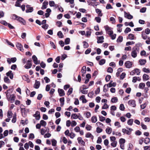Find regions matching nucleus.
Instances as JSON below:
<instances>
[{"label": "nucleus", "instance_id": "obj_50", "mask_svg": "<svg viewBox=\"0 0 150 150\" xmlns=\"http://www.w3.org/2000/svg\"><path fill=\"white\" fill-rule=\"evenodd\" d=\"M150 141V139L149 138L146 137L144 139V142L145 143L147 144L149 143Z\"/></svg>", "mask_w": 150, "mask_h": 150}, {"label": "nucleus", "instance_id": "obj_49", "mask_svg": "<svg viewBox=\"0 0 150 150\" xmlns=\"http://www.w3.org/2000/svg\"><path fill=\"white\" fill-rule=\"evenodd\" d=\"M49 131V130L48 131H47V129L45 130L43 129H42L41 130V133L42 135H43L46 132H48Z\"/></svg>", "mask_w": 150, "mask_h": 150}, {"label": "nucleus", "instance_id": "obj_41", "mask_svg": "<svg viewBox=\"0 0 150 150\" xmlns=\"http://www.w3.org/2000/svg\"><path fill=\"white\" fill-rule=\"evenodd\" d=\"M109 106L107 104V103L104 104L102 107V109H106L109 108Z\"/></svg>", "mask_w": 150, "mask_h": 150}, {"label": "nucleus", "instance_id": "obj_28", "mask_svg": "<svg viewBox=\"0 0 150 150\" xmlns=\"http://www.w3.org/2000/svg\"><path fill=\"white\" fill-rule=\"evenodd\" d=\"M97 121V117L95 116H93L91 118V121L92 123H96Z\"/></svg>", "mask_w": 150, "mask_h": 150}, {"label": "nucleus", "instance_id": "obj_63", "mask_svg": "<svg viewBox=\"0 0 150 150\" xmlns=\"http://www.w3.org/2000/svg\"><path fill=\"white\" fill-rule=\"evenodd\" d=\"M76 135L73 132H71L69 135V136L70 137L71 139H73L74 138V137Z\"/></svg>", "mask_w": 150, "mask_h": 150}, {"label": "nucleus", "instance_id": "obj_30", "mask_svg": "<svg viewBox=\"0 0 150 150\" xmlns=\"http://www.w3.org/2000/svg\"><path fill=\"white\" fill-rule=\"evenodd\" d=\"M143 78L144 81H147L149 79V77L148 75L145 74L143 75Z\"/></svg>", "mask_w": 150, "mask_h": 150}, {"label": "nucleus", "instance_id": "obj_29", "mask_svg": "<svg viewBox=\"0 0 150 150\" xmlns=\"http://www.w3.org/2000/svg\"><path fill=\"white\" fill-rule=\"evenodd\" d=\"M123 70V69L122 68H119L117 70V71L116 74V75L117 77H118L119 76L121 72H122Z\"/></svg>", "mask_w": 150, "mask_h": 150}, {"label": "nucleus", "instance_id": "obj_47", "mask_svg": "<svg viewBox=\"0 0 150 150\" xmlns=\"http://www.w3.org/2000/svg\"><path fill=\"white\" fill-rule=\"evenodd\" d=\"M123 40V37L121 36L119 37L117 39V42H121Z\"/></svg>", "mask_w": 150, "mask_h": 150}, {"label": "nucleus", "instance_id": "obj_35", "mask_svg": "<svg viewBox=\"0 0 150 150\" xmlns=\"http://www.w3.org/2000/svg\"><path fill=\"white\" fill-rule=\"evenodd\" d=\"M112 129L111 127H108L106 129V132L108 134H110L112 132Z\"/></svg>", "mask_w": 150, "mask_h": 150}, {"label": "nucleus", "instance_id": "obj_18", "mask_svg": "<svg viewBox=\"0 0 150 150\" xmlns=\"http://www.w3.org/2000/svg\"><path fill=\"white\" fill-rule=\"evenodd\" d=\"M58 91L59 95L60 96H64L65 95L64 91L63 89H58Z\"/></svg>", "mask_w": 150, "mask_h": 150}, {"label": "nucleus", "instance_id": "obj_45", "mask_svg": "<svg viewBox=\"0 0 150 150\" xmlns=\"http://www.w3.org/2000/svg\"><path fill=\"white\" fill-rule=\"evenodd\" d=\"M57 35L60 38H62L64 37V35L61 31H59L57 34Z\"/></svg>", "mask_w": 150, "mask_h": 150}, {"label": "nucleus", "instance_id": "obj_43", "mask_svg": "<svg viewBox=\"0 0 150 150\" xmlns=\"http://www.w3.org/2000/svg\"><path fill=\"white\" fill-rule=\"evenodd\" d=\"M51 142L52 144V146H56L57 143V142L56 140L54 139H53L51 140Z\"/></svg>", "mask_w": 150, "mask_h": 150}, {"label": "nucleus", "instance_id": "obj_59", "mask_svg": "<svg viewBox=\"0 0 150 150\" xmlns=\"http://www.w3.org/2000/svg\"><path fill=\"white\" fill-rule=\"evenodd\" d=\"M96 126H98V127H101L103 126V124L99 122H97L96 124Z\"/></svg>", "mask_w": 150, "mask_h": 150}, {"label": "nucleus", "instance_id": "obj_38", "mask_svg": "<svg viewBox=\"0 0 150 150\" xmlns=\"http://www.w3.org/2000/svg\"><path fill=\"white\" fill-rule=\"evenodd\" d=\"M145 86L144 83H141L139 84V87L140 89H143L144 88Z\"/></svg>", "mask_w": 150, "mask_h": 150}, {"label": "nucleus", "instance_id": "obj_16", "mask_svg": "<svg viewBox=\"0 0 150 150\" xmlns=\"http://www.w3.org/2000/svg\"><path fill=\"white\" fill-rule=\"evenodd\" d=\"M48 3L47 1H45L43 3V5L41 7L42 9H46L47 8V6L48 5Z\"/></svg>", "mask_w": 150, "mask_h": 150}, {"label": "nucleus", "instance_id": "obj_2", "mask_svg": "<svg viewBox=\"0 0 150 150\" xmlns=\"http://www.w3.org/2000/svg\"><path fill=\"white\" fill-rule=\"evenodd\" d=\"M140 73V70L137 68H135L130 72V75L133 76L136 74L137 75H139Z\"/></svg>", "mask_w": 150, "mask_h": 150}, {"label": "nucleus", "instance_id": "obj_62", "mask_svg": "<svg viewBox=\"0 0 150 150\" xmlns=\"http://www.w3.org/2000/svg\"><path fill=\"white\" fill-rule=\"evenodd\" d=\"M143 71L144 72H146V73H149L150 72V70L149 69H147L146 68H144L143 69Z\"/></svg>", "mask_w": 150, "mask_h": 150}, {"label": "nucleus", "instance_id": "obj_37", "mask_svg": "<svg viewBox=\"0 0 150 150\" xmlns=\"http://www.w3.org/2000/svg\"><path fill=\"white\" fill-rule=\"evenodd\" d=\"M133 120L132 119H129L127 122V123L128 125L132 126L133 123Z\"/></svg>", "mask_w": 150, "mask_h": 150}, {"label": "nucleus", "instance_id": "obj_7", "mask_svg": "<svg viewBox=\"0 0 150 150\" xmlns=\"http://www.w3.org/2000/svg\"><path fill=\"white\" fill-rule=\"evenodd\" d=\"M33 116L35 118L36 120H39L40 118V112L38 111L36 112L35 114L33 115Z\"/></svg>", "mask_w": 150, "mask_h": 150}, {"label": "nucleus", "instance_id": "obj_10", "mask_svg": "<svg viewBox=\"0 0 150 150\" xmlns=\"http://www.w3.org/2000/svg\"><path fill=\"white\" fill-rule=\"evenodd\" d=\"M6 74L8 76H9L10 79H13V75L11 71H9L8 72L6 73Z\"/></svg>", "mask_w": 150, "mask_h": 150}, {"label": "nucleus", "instance_id": "obj_48", "mask_svg": "<svg viewBox=\"0 0 150 150\" xmlns=\"http://www.w3.org/2000/svg\"><path fill=\"white\" fill-rule=\"evenodd\" d=\"M134 43L135 42L133 41L127 42L126 43V46H128L129 45H131Z\"/></svg>", "mask_w": 150, "mask_h": 150}, {"label": "nucleus", "instance_id": "obj_52", "mask_svg": "<svg viewBox=\"0 0 150 150\" xmlns=\"http://www.w3.org/2000/svg\"><path fill=\"white\" fill-rule=\"evenodd\" d=\"M12 113L11 111H8L7 113V117L8 118H10L11 117Z\"/></svg>", "mask_w": 150, "mask_h": 150}, {"label": "nucleus", "instance_id": "obj_4", "mask_svg": "<svg viewBox=\"0 0 150 150\" xmlns=\"http://www.w3.org/2000/svg\"><path fill=\"white\" fill-rule=\"evenodd\" d=\"M128 104L130 106L135 107L136 106V102L134 100H130L128 102Z\"/></svg>", "mask_w": 150, "mask_h": 150}, {"label": "nucleus", "instance_id": "obj_56", "mask_svg": "<svg viewBox=\"0 0 150 150\" xmlns=\"http://www.w3.org/2000/svg\"><path fill=\"white\" fill-rule=\"evenodd\" d=\"M105 62V59H101L99 62V64L100 65H102L104 64Z\"/></svg>", "mask_w": 150, "mask_h": 150}, {"label": "nucleus", "instance_id": "obj_58", "mask_svg": "<svg viewBox=\"0 0 150 150\" xmlns=\"http://www.w3.org/2000/svg\"><path fill=\"white\" fill-rule=\"evenodd\" d=\"M120 109L121 110L123 111L125 109V108L123 104H121L119 107Z\"/></svg>", "mask_w": 150, "mask_h": 150}, {"label": "nucleus", "instance_id": "obj_61", "mask_svg": "<svg viewBox=\"0 0 150 150\" xmlns=\"http://www.w3.org/2000/svg\"><path fill=\"white\" fill-rule=\"evenodd\" d=\"M77 125L76 122L74 120L73 121L71 122V125L72 127L76 126Z\"/></svg>", "mask_w": 150, "mask_h": 150}, {"label": "nucleus", "instance_id": "obj_1", "mask_svg": "<svg viewBox=\"0 0 150 150\" xmlns=\"http://www.w3.org/2000/svg\"><path fill=\"white\" fill-rule=\"evenodd\" d=\"M139 52V49L137 47H134L131 53V55L132 57L135 58L137 57V54Z\"/></svg>", "mask_w": 150, "mask_h": 150}, {"label": "nucleus", "instance_id": "obj_53", "mask_svg": "<svg viewBox=\"0 0 150 150\" xmlns=\"http://www.w3.org/2000/svg\"><path fill=\"white\" fill-rule=\"evenodd\" d=\"M92 127L89 125H87L86 126V129L88 131H90L91 130Z\"/></svg>", "mask_w": 150, "mask_h": 150}, {"label": "nucleus", "instance_id": "obj_54", "mask_svg": "<svg viewBox=\"0 0 150 150\" xmlns=\"http://www.w3.org/2000/svg\"><path fill=\"white\" fill-rule=\"evenodd\" d=\"M83 47L84 48H86L88 47V43L85 41L83 42Z\"/></svg>", "mask_w": 150, "mask_h": 150}, {"label": "nucleus", "instance_id": "obj_19", "mask_svg": "<svg viewBox=\"0 0 150 150\" xmlns=\"http://www.w3.org/2000/svg\"><path fill=\"white\" fill-rule=\"evenodd\" d=\"M40 85V83L39 81H36L34 85V87L36 89H38Z\"/></svg>", "mask_w": 150, "mask_h": 150}, {"label": "nucleus", "instance_id": "obj_40", "mask_svg": "<svg viewBox=\"0 0 150 150\" xmlns=\"http://www.w3.org/2000/svg\"><path fill=\"white\" fill-rule=\"evenodd\" d=\"M78 115L76 113L72 114L71 115V119H76L78 117Z\"/></svg>", "mask_w": 150, "mask_h": 150}, {"label": "nucleus", "instance_id": "obj_57", "mask_svg": "<svg viewBox=\"0 0 150 150\" xmlns=\"http://www.w3.org/2000/svg\"><path fill=\"white\" fill-rule=\"evenodd\" d=\"M142 38L144 40H146L149 37L146 34L143 33L142 34Z\"/></svg>", "mask_w": 150, "mask_h": 150}, {"label": "nucleus", "instance_id": "obj_6", "mask_svg": "<svg viewBox=\"0 0 150 150\" xmlns=\"http://www.w3.org/2000/svg\"><path fill=\"white\" fill-rule=\"evenodd\" d=\"M31 60H28L27 61L26 64L25 66V67L26 69H29L32 66Z\"/></svg>", "mask_w": 150, "mask_h": 150}, {"label": "nucleus", "instance_id": "obj_25", "mask_svg": "<svg viewBox=\"0 0 150 150\" xmlns=\"http://www.w3.org/2000/svg\"><path fill=\"white\" fill-rule=\"evenodd\" d=\"M22 78L23 80L27 81V83H29L30 82V80L29 79L28 76L27 75H24L22 76Z\"/></svg>", "mask_w": 150, "mask_h": 150}, {"label": "nucleus", "instance_id": "obj_23", "mask_svg": "<svg viewBox=\"0 0 150 150\" xmlns=\"http://www.w3.org/2000/svg\"><path fill=\"white\" fill-rule=\"evenodd\" d=\"M80 99L82 101V102L83 103H86L87 102V100L86 99L84 95H82L81 96L80 98Z\"/></svg>", "mask_w": 150, "mask_h": 150}, {"label": "nucleus", "instance_id": "obj_9", "mask_svg": "<svg viewBox=\"0 0 150 150\" xmlns=\"http://www.w3.org/2000/svg\"><path fill=\"white\" fill-rule=\"evenodd\" d=\"M125 17L129 19H131L133 18V16L129 13H128L125 11L124 12Z\"/></svg>", "mask_w": 150, "mask_h": 150}, {"label": "nucleus", "instance_id": "obj_33", "mask_svg": "<svg viewBox=\"0 0 150 150\" xmlns=\"http://www.w3.org/2000/svg\"><path fill=\"white\" fill-rule=\"evenodd\" d=\"M118 98L116 97L112 98L111 100V102L112 103H116L118 101Z\"/></svg>", "mask_w": 150, "mask_h": 150}, {"label": "nucleus", "instance_id": "obj_60", "mask_svg": "<svg viewBox=\"0 0 150 150\" xmlns=\"http://www.w3.org/2000/svg\"><path fill=\"white\" fill-rule=\"evenodd\" d=\"M125 139L121 138L120 139L119 143L120 144H124L125 143Z\"/></svg>", "mask_w": 150, "mask_h": 150}, {"label": "nucleus", "instance_id": "obj_39", "mask_svg": "<svg viewBox=\"0 0 150 150\" xmlns=\"http://www.w3.org/2000/svg\"><path fill=\"white\" fill-rule=\"evenodd\" d=\"M122 132L126 134L127 135H129L130 134V132L128 130L125 128L122 129Z\"/></svg>", "mask_w": 150, "mask_h": 150}, {"label": "nucleus", "instance_id": "obj_14", "mask_svg": "<svg viewBox=\"0 0 150 150\" xmlns=\"http://www.w3.org/2000/svg\"><path fill=\"white\" fill-rule=\"evenodd\" d=\"M27 9L26 10V13L31 12L33 11V7H30L29 5L26 6Z\"/></svg>", "mask_w": 150, "mask_h": 150}, {"label": "nucleus", "instance_id": "obj_11", "mask_svg": "<svg viewBox=\"0 0 150 150\" xmlns=\"http://www.w3.org/2000/svg\"><path fill=\"white\" fill-rule=\"evenodd\" d=\"M97 43H102L103 42L104 37L103 36L98 37H97Z\"/></svg>", "mask_w": 150, "mask_h": 150}, {"label": "nucleus", "instance_id": "obj_34", "mask_svg": "<svg viewBox=\"0 0 150 150\" xmlns=\"http://www.w3.org/2000/svg\"><path fill=\"white\" fill-rule=\"evenodd\" d=\"M85 137L86 138L90 137L92 139H93V135L90 132L87 133L85 135Z\"/></svg>", "mask_w": 150, "mask_h": 150}, {"label": "nucleus", "instance_id": "obj_46", "mask_svg": "<svg viewBox=\"0 0 150 150\" xmlns=\"http://www.w3.org/2000/svg\"><path fill=\"white\" fill-rule=\"evenodd\" d=\"M4 81L7 83H10V81L8 79V77H5L4 78Z\"/></svg>", "mask_w": 150, "mask_h": 150}, {"label": "nucleus", "instance_id": "obj_55", "mask_svg": "<svg viewBox=\"0 0 150 150\" xmlns=\"http://www.w3.org/2000/svg\"><path fill=\"white\" fill-rule=\"evenodd\" d=\"M10 100L11 103H12L13 102L14 99L15 97L13 95H11L10 96Z\"/></svg>", "mask_w": 150, "mask_h": 150}, {"label": "nucleus", "instance_id": "obj_5", "mask_svg": "<svg viewBox=\"0 0 150 150\" xmlns=\"http://www.w3.org/2000/svg\"><path fill=\"white\" fill-rule=\"evenodd\" d=\"M65 2L67 3H69L70 4V7L73 8L75 6L74 0H64Z\"/></svg>", "mask_w": 150, "mask_h": 150}, {"label": "nucleus", "instance_id": "obj_24", "mask_svg": "<svg viewBox=\"0 0 150 150\" xmlns=\"http://www.w3.org/2000/svg\"><path fill=\"white\" fill-rule=\"evenodd\" d=\"M104 27L105 30L108 34L109 33H110V31H113L111 30V28L107 25L105 26Z\"/></svg>", "mask_w": 150, "mask_h": 150}, {"label": "nucleus", "instance_id": "obj_26", "mask_svg": "<svg viewBox=\"0 0 150 150\" xmlns=\"http://www.w3.org/2000/svg\"><path fill=\"white\" fill-rule=\"evenodd\" d=\"M139 64L141 65H144L146 62V60L145 59H141L139 60Z\"/></svg>", "mask_w": 150, "mask_h": 150}, {"label": "nucleus", "instance_id": "obj_27", "mask_svg": "<svg viewBox=\"0 0 150 150\" xmlns=\"http://www.w3.org/2000/svg\"><path fill=\"white\" fill-rule=\"evenodd\" d=\"M59 101L60 103V106L61 107L63 106L64 104V97H62L60 98Z\"/></svg>", "mask_w": 150, "mask_h": 150}, {"label": "nucleus", "instance_id": "obj_17", "mask_svg": "<svg viewBox=\"0 0 150 150\" xmlns=\"http://www.w3.org/2000/svg\"><path fill=\"white\" fill-rule=\"evenodd\" d=\"M141 79L139 77L134 76L133 77L132 81L133 83H135L137 81H140Z\"/></svg>", "mask_w": 150, "mask_h": 150}, {"label": "nucleus", "instance_id": "obj_42", "mask_svg": "<svg viewBox=\"0 0 150 150\" xmlns=\"http://www.w3.org/2000/svg\"><path fill=\"white\" fill-rule=\"evenodd\" d=\"M40 124L42 126L45 127L46 124V122L43 120H42L40 121Z\"/></svg>", "mask_w": 150, "mask_h": 150}, {"label": "nucleus", "instance_id": "obj_20", "mask_svg": "<svg viewBox=\"0 0 150 150\" xmlns=\"http://www.w3.org/2000/svg\"><path fill=\"white\" fill-rule=\"evenodd\" d=\"M32 59L33 60L34 63L35 64H38L39 62L38 60V59L36 57L35 55H33L32 56Z\"/></svg>", "mask_w": 150, "mask_h": 150}, {"label": "nucleus", "instance_id": "obj_64", "mask_svg": "<svg viewBox=\"0 0 150 150\" xmlns=\"http://www.w3.org/2000/svg\"><path fill=\"white\" fill-rule=\"evenodd\" d=\"M70 39L69 38H67L65 40V44L67 45L69 43Z\"/></svg>", "mask_w": 150, "mask_h": 150}, {"label": "nucleus", "instance_id": "obj_36", "mask_svg": "<svg viewBox=\"0 0 150 150\" xmlns=\"http://www.w3.org/2000/svg\"><path fill=\"white\" fill-rule=\"evenodd\" d=\"M88 87L86 88H83L82 90H81V92L82 94H87L88 93V91L86 90V88H88Z\"/></svg>", "mask_w": 150, "mask_h": 150}, {"label": "nucleus", "instance_id": "obj_12", "mask_svg": "<svg viewBox=\"0 0 150 150\" xmlns=\"http://www.w3.org/2000/svg\"><path fill=\"white\" fill-rule=\"evenodd\" d=\"M17 20L24 25H25L26 24L25 21L22 18L18 16Z\"/></svg>", "mask_w": 150, "mask_h": 150}, {"label": "nucleus", "instance_id": "obj_32", "mask_svg": "<svg viewBox=\"0 0 150 150\" xmlns=\"http://www.w3.org/2000/svg\"><path fill=\"white\" fill-rule=\"evenodd\" d=\"M96 13L98 14L99 16L101 17L103 16V13L99 9H96Z\"/></svg>", "mask_w": 150, "mask_h": 150}, {"label": "nucleus", "instance_id": "obj_8", "mask_svg": "<svg viewBox=\"0 0 150 150\" xmlns=\"http://www.w3.org/2000/svg\"><path fill=\"white\" fill-rule=\"evenodd\" d=\"M16 57L11 58V59L8 58L7 59V62L9 64H10L11 62L14 63L16 61Z\"/></svg>", "mask_w": 150, "mask_h": 150}, {"label": "nucleus", "instance_id": "obj_3", "mask_svg": "<svg viewBox=\"0 0 150 150\" xmlns=\"http://www.w3.org/2000/svg\"><path fill=\"white\" fill-rule=\"evenodd\" d=\"M133 62L129 61L126 62L124 64L125 67L127 68H130L132 67Z\"/></svg>", "mask_w": 150, "mask_h": 150}, {"label": "nucleus", "instance_id": "obj_21", "mask_svg": "<svg viewBox=\"0 0 150 150\" xmlns=\"http://www.w3.org/2000/svg\"><path fill=\"white\" fill-rule=\"evenodd\" d=\"M109 35L111 37V38L112 40L115 39L116 36V34H113V31H110V33H109Z\"/></svg>", "mask_w": 150, "mask_h": 150}, {"label": "nucleus", "instance_id": "obj_13", "mask_svg": "<svg viewBox=\"0 0 150 150\" xmlns=\"http://www.w3.org/2000/svg\"><path fill=\"white\" fill-rule=\"evenodd\" d=\"M77 140L79 144H81L82 145L84 146L85 145V142L82 140V138L79 137L77 138Z\"/></svg>", "mask_w": 150, "mask_h": 150}, {"label": "nucleus", "instance_id": "obj_31", "mask_svg": "<svg viewBox=\"0 0 150 150\" xmlns=\"http://www.w3.org/2000/svg\"><path fill=\"white\" fill-rule=\"evenodd\" d=\"M135 36L134 35L132 34H129L127 38L130 40H133L134 39Z\"/></svg>", "mask_w": 150, "mask_h": 150}, {"label": "nucleus", "instance_id": "obj_44", "mask_svg": "<svg viewBox=\"0 0 150 150\" xmlns=\"http://www.w3.org/2000/svg\"><path fill=\"white\" fill-rule=\"evenodd\" d=\"M86 70V66H83L82 67V69H81V72L83 74L82 75L83 76V74H85Z\"/></svg>", "mask_w": 150, "mask_h": 150}, {"label": "nucleus", "instance_id": "obj_15", "mask_svg": "<svg viewBox=\"0 0 150 150\" xmlns=\"http://www.w3.org/2000/svg\"><path fill=\"white\" fill-rule=\"evenodd\" d=\"M16 46L17 48L19 50L23 52L24 50V49L23 48V47L22 45L19 43H17L16 44Z\"/></svg>", "mask_w": 150, "mask_h": 150}, {"label": "nucleus", "instance_id": "obj_22", "mask_svg": "<svg viewBox=\"0 0 150 150\" xmlns=\"http://www.w3.org/2000/svg\"><path fill=\"white\" fill-rule=\"evenodd\" d=\"M46 13L45 14V17L47 18L49 17L50 15V13L51 12V10L49 8H47L46 10Z\"/></svg>", "mask_w": 150, "mask_h": 150}, {"label": "nucleus", "instance_id": "obj_51", "mask_svg": "<svg viewBox=\"0 0 150 150\" xmlns=\"http://www.w3.org/2000/svg\"><path fill=\"white\" fill-rule=\"evenodd\" d=\"M131 31V29L129 27H127L125 30L124 32L125 33L127 34L130 32Z\"/></svg>", "mask_w": 150, "mask_h": 150}]
</instances>
